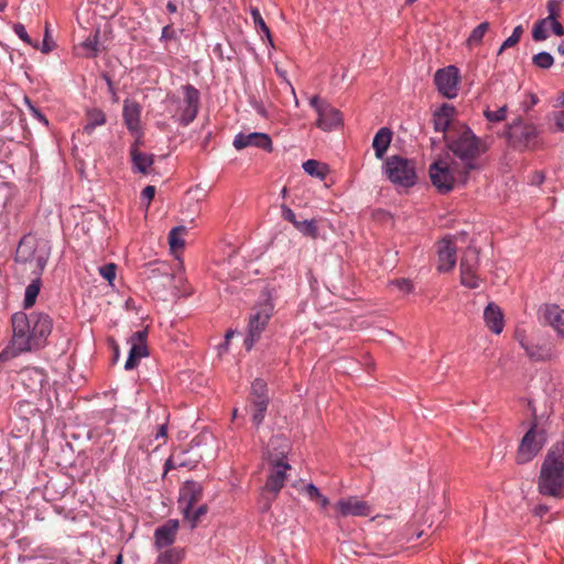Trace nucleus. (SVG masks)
<instances>
[{"label": "nucleus", "mask_w": 564, "mask_h": 564, "mask_svg": "<svg viewBox=\"0 0 564 564\" xmlns=\"http://www.w3.org/2000/svg\"><path fill=\"white\" fill-rule=\"evenodd\" d=\"M166 9L170 13H175L177 11V6L174 2L169 1L166 4Z\"/></svg>", "instance_id": "052dcab7"}, {"label": "nucleus", "mask_w": 564, "mask_h": 564, "mask_svg": "<svg viewBox=\"0 0 564 564\" xmlns=\"http://www.w3.org/2000/svg\"><path fill=\"white\" fill-rule=\"evenodd\" d=\"M507 111H508V107H507V105H503L502 107H500L496 111H492V110H490L488 108L485 109L484 110V116L490 122H501V121H503L506 119Z\"/></svg>", "instance_id": "4c0bfd02"}, {"label": "nucleus", "mask_w": 564, "mask_h": 564, "mask_svg": "<svg viewBox=\"0 0 564 564\" xmlns=\"http://www.w3.org/2000/svg\"><path fill=\"white\" fill-rule=\"evenodd\" d=\"M547 22H549L547 19H542L534 24L533 30H532L533 40L544 41L547 37V33H546V23Z\"/></svg>", "instance_id": "ea45409f"}, {"label": "nucleus", "mask_w": 564, "mask_h": 564, "mask_svg": "<svg viewBox=\"0 0 564 564\" xmlns=\"http://www.w3.org/2000/svg\"><path fill=\"white\" fill-rule=\"evenodd\" d=\"M460 74L459 69L449 65L436 70L434 75V84L437 91L445 98L454 99L459 91Z\"/></svg>", "instance_id": "f8f14e48"}, {"label": "nucleus", "mask_w": 564, "mask_h": 564, "mask_svg": "<svg viewBox=\"0 0 564 564\" xmlns=\"http://www.w3.org/2000/svg\"><path fill=\"white\" fill-rule=\"evenodd\" d=\"M558 53L564 55V42H562L557 47Z\"/></svg>", "instance_id": "338daca9"}, {"label": "nucleus", "mask_w": 564, "mask_h": 564, "mask_svg": "<svg viewBox=\"0 0 564 564\" xmlns=\"http://www.w3.org/2000/svg\"><path fill=\"white\" fill-rule=\"evenodd\" d=\"M557 101L560 106L564 107V91L558 95Z\"/></svg>", "instance_id": "0e129e2a"}, {"label": "nucleus", "mask_w": 564, "mask_h": 564, "mask_svg": "<svg viewBox=\"0 0 564 564\" xmlns=\"http://www.w3.org/2000/svg\"><path fill=\"white\" fill-rule=\"evenodd\" d=\"M50 51H51V47H50V45L47 44L46 39H45V40H44V43H43L42 52H43V53H48Z\"/></svg>", "instance_id": "e2e57ef3"}, {"label": "nucleus", "mask_w": 564, "mask_h": 564, "mask_svg": "<svg viewBox=\"0 0 564 564\" xmlns=\"http://www.w3.org/2000/svg\"><path fill=\"white\" fill-rule=\"evenodd\" d=\"M545 322L562 337H564V310L557 305H546L543 308Z\"/></svg>", "instance_id": "a878e982"}, {"label": "nucleus", "mask_w": 564, "mask_h": 564, "mask_svg": "<svg viewBox=\"0 0 564 564\" xmlns=\"http://www.w3.org/2000/svg\"><path fill=\"white\" fill-rule=\"evenodd\" d=\"M523 34V28L522 25H518L513 29L512 35L516 36L517 40L520 41L521 36Z\"/></svg>", "instance_id": "bf43d9fd"}, {"label": "nucleus", "mask_w": 564, "mask_h": 564, "mask_svg": "<svg viewBox=\"0 0 564 564\" xmlns=\"http://www.w3.org/2000/svg\"><path fill=\"white\" fill-rule=\"evenodd\" d=\"M154 196H155V187L152 185L145 186L141 193V197L143 199H147V207L150 206L151 200L154 198Z\"/></svg>", "instance_id": "3c124183"}, {"label": "nucleus", "mask_w": 564, "mask_h": 564, "mask_svg": "<svg viewBox=\"0 0 564 564\" xmlns=\"http://www.w3.org/2000/svg\"><path fill=\"white\" fill-rule=\"evenodd\" d=\"M99 274L112 284L116 279L117 265L115 263H107L99 268Z\"/></svg>", "instance_id": "79ce46f5"}, {"label": "nucleus", "mask_w": 564, "mask_h": 564, "mask_svg": "<svg viewBox=\"0 0 564 564\" xmlns=\"http://www.w3.org/2000/svg\"><path fill=\"white\" fill-rule=\"evenodd\" d=\"M480 251L473 245H469L463 252L460 259V283L469 289L479 286V278L477 271L479 268Z\"/></svg>", "instance_id": "9d476101"}, {"label": "nucleus", "mask_w": 564, "mask_h": 564, "mask_svg": "<svg viewBox=\"0 0 564 564\" xmlns=\"http://www.w3.org/2000/svg\"><path fill=\"white\" fill-rule=\"evenodd\" d=\"M234 333L232 332H227L225 338H226V343L224 346H227V344L229 343L230 338L232 337Z\"/></svg>", "instance_id": "69168bd1"}, {"label": "nucleus", "mask_w": 564, "mask_h": 564, "mask_svg": "<svg viewBox=\"0 0 564 564\" xmlns=\"http://www.w3.org/2000/svg\"><path fill=\"white\" fill-rule=\"evenodd\" d=\"M561 2H562V0H550L547 2V6H546L547 12H549V15L546 18L547 21L557 19L560 17Z\"/></svg>", "instance_id": "a18cd8bd"}, {"label": "nucleus", "mask_w": 564, "mask_h": 564, "mask_svg": "<svg viewBox=\"0 0 564 564\" xmlns=\"http://www.w3.org/2000/svg\"><path fill=\"white\" fill-rule=\"evenodd\" d=\"M529 406L531 409L533 420L531 427L523 436L517 453L516 460L519 465H523L533 459L545 443V432L543 429H539V424L540 420L547 416V413L543 412L538 414L533 401L529 402Z\"/></svg>", "instance_id": "0eeeda50"}, {"label": "nucleus", "mask_w": 564, "mask_h": 564, "mask_svg": "<svg viewBox=\"0 0 564 564\" xmlns=\"http://www.w3.org/2000/svg\"><path fill=\"white\" fill-rule=\"evenodd\" d=\"M181 554L176 549H169L161 553L155 564H178Z\"/></svg>", "instance_id": "c9c22d12"}, {"label": "nucleus", "mask_w": 564, "mask_h": 564, "mask_svg": "<svg viewBox=\"0 0 564 564\" xmlns=\"http://www.w3.org/2000/svg\"><path fill=\"white\" fill-rule=\"evenodd\" d=\"M147 335V330H139L131 336V348L129 351V357L124 364L126 370L134 369L139 360L149 355L148 347L145 345Z\"/></svg>", "instance_id": "6ab92c4d"}, {"label": "nucleus", "mask_w": 564, "mask_h": 564, "mask_svg": "<svg viewBox=\"0 0 564 564\" xmlns=\"http://www.w3.org/2000/svg\"><path fill=\"white\" fill-rule=\"evenodd\" d=\"M430 178L432 184L442 194H447L456 186L467 184L470 173L460 167L456 161L437 160L430 165Z\"/></svg>", "instance_id": "39448f33"}, {"label": "nucleus", "mask_w": 564, "mask_h": 564, "mask_svg": "<svg viewBox=\"0 0 564 564\" xmlns=\"http://www.w3.org/2000/svg\"><path fill=\"white\" fill-rule=\"evenodd\" d=\"M488 29H489L488 22H482L478 26H476L471 31L470 35L468 36V39L466 41L467 46L474 47V46L479 45L482 41L485 33L488 31Z\"/></svg>", "instance_id": "f704fd0d"}, {"label": "nucleus", "mask_w": 564, "mask_h": 564, "mask_svg": "<svg viewBox=\"0 0 564 564\" xmlns=\"http://www.w3.org/2000/svg\"><path fill=\"white\" fill-rule=\"evenodd\" d=\"M521 346L532 360L545 361L551 360L555 356L553 346L550 343L538 344L521 341Z\"/></svg>", "instance_id": "b1692460"}, {"label": "nucleus", "mask_w": 564, "mask_h": 564, "mask_svg": "<svg viewBox=\"0 0 564 564\" xmlns=\"http://www.w3.org/2000/svg\"><path fill=\"white\" fill-rule=\"evenodd\" d=\"M178 530L177 520H169L163 525L155 529V545L159 549L169 546L174 543Z\"/></svg>", "instance_id": "4be33fe9"}, {"label": "nucleus", "mask_w": 564, "mask_h": 564, "mask_svg": "<svg viewBox=\"0 0 564 564\" xmlns=\"http://www.w3.org/2000/svg\"><path fill=\"white\" fill-rule=\"evenodd\" d=\"M273 312V305L271 303H264L258 307H254L249 316L248 332L245 339V347L250 350L254 343L260 338L261 333L268 325Z\"/></svg>", "instance_id": "1a4fd4ad"}, {"label": "nucleus", "mask_w": 564, "mask_h": 564, "mask_svg": "<svg viewBox=\"0 0 564 564\" xmlns=\"http://www.w3.org/2000/svg\"><path fill=\"white\" fill-rule=\"evenodd\" d=\"M232 144L236 150L254 147L268 152L272 151V141L270 137L262 132H240L235 137Z\"/></svg>", "instance_id": "a211bd4d"}, {"label": "nucleus", "mask_w": 564, "mask_h": 564, "mask_svg": "<svg viewBox=\"0 0 564 564\" xmlns=\"http://www.w3.org/2000/svg\"><path fill=\"white\" fill-rule=\"evenodd\" d=\"M186 234V228L184 226L173 228L169 234V243L170 248L173 252L182 249L184 247L183 236Z\"/></svg>", "instance_id": "72a5a7b5"}, {"label": "nucleus", "mask_w": 564, "mask_h": 564, "mask_svg": "<svg viewBox=\"0 0 564 564\" xmlns=\"http://www.w3.org/2000/svg\"><path fill=\"white\" fill-rule=\"evenodd\" d=\"M25 102L33 117L36 118L43 124L48 126L47 118L36 107H34L28 98H25Z\"/></svg>", "instance_id": "8fccbe9b"}, {"label": "nucleus", "mask_w": 564, "mask_h": 564, "mask_svg": "<svg viewBox=\"0 0 564 564\" xmlns=\"http://www.w3.org/2000/svg\"><path fill=\"white\" fill-rule=\"evenodd\" d=\"M503 135L508 145L519 152L534 151L542 145L541 131L521 117L506 126Z\"/></svg>", "instance_id": "423d86ee"}, {"label": "nucleus", "mask_w": 564, "mask_h": 564, "mask_svg": "<svg viewBox=\"0 0 564 564\" xmlns=\"http://www.w3.org/2000/svg\"><path fill=\"white\" fill-rule=\"evenodd\" d=\"M400 291L404 293H411L413 291V284L408 279H398L392 282Z\"/></svg>", "instance_id": "09e8293b"}, {"label": "nucleus", "mask_w": 564, "mask_h": 564, "mask_svg": "<svg viewBox=\"0 0 564 564\" xmlns=\"http://www.w3.org/2000/svg\"><path fill=\"white\" fill-rule=\"evenodd\" d=\"M13 31L23 42H25L29 45H32V46L36 47V44L32 43V41H31V39H30V36H29V34H28V32H26V30H25L23 24H21V23L14 24L13 25Z\"/></svg>", "instance_id": "49530a36"}, {"label": "nucleus", "mask_w": 564, "mask_h": 564, "mask_svg": "<svg viewBox=\"0 0 564 564\" xmlns=\"http://www.w3.org/2000/svg\"><path fill=\"white\" fill-rule=\"evenodd\" d=\"M384 173L391 183L401 187L414 186L417 180L414 163L399 155L386 160Z\"/></svg>", "instance_id": "6e6552de"}, {"label": "nucleus", "mask_w": 564, "mask_h": 564, "mask_svg": "<svg viewBox=\"0 0 564 564\" xmlns=\"http://www.w3.org/2000/svg\"><path fill=\"white\" fill-rule=\"evenodd\" d=\"M207 512V507L205 505L199 506L195 511L193 509L191 510L189 519H187L192 528H195L197 522L199 521L200 517L204 516Z\"/></svg>", "instance_id": "de8ad7c7"}, {"label": "nucleus", "mask_w": 564, "mask_h": 564, "mask_svg": "<svg viewBox=\"0 0 564 564\" xmlns=\"http://www.w3.org/2000/svg\"><path fill=\"white\" fill-rule=\"evenodd\" d=\"M550 122H552L555 131L564 132V110H556L550 113Z\"/></svg>", "instance_id": "a19ab883"}, {"label": "nucleus", "mask_w": 564, "mask_h": 564, "mask_svg": "<svg viewBox=\"0 0 564 564\" xmlns=\"http://www.w3.org/2000/svg\"><path fill=\"white\" fill-rule=\"evenodd\" d=\"M41 279L36 278L26 286L23 301L24 308H30L35 304L36 297L41 290Z\"/></svg>", "instance_id": "473e14b6"}, {"label": "nucleus", "mask_w": 564, "mask_h": 564, "mask_svg": "<svg viewBox=\"0 0 564 564\" xmlns=\"http://www.w3.org/2000/svg\"><path fill=\"white\" fill-rule=\"evenodd\" d=\"M311 106L316 110L318 118L316 126L324 131H332L343 124V117L338 109L334 108L327 101L318 96H313L310 100Z\"/></svg>", "instance_id": "9b49d317"}, {"label": "nucleus", "mask_w": 564, "mask_h": 564, "mask_svg": "<svg viewBox=\"0 0 564 564\" xmlns=\"http://www.w3.org/2000/svg\"><path fill=\"white\" fill-rule=\"evenodd\" d=\"M141 106L139 102L126 99L123 101L122 117L128 130L132 133L140 130Z\"/></svg>", "instance_id": "412c9836"}, {"label": "nucleus", "mask_w": 564, "mask_h": 564, "mask_svg": "<svg viewBox=\"0 0 564 564\" xmlns=\"http://www.w3.org/2000/svg\"><path fill=\"white\" fill-rule=\"evenodd\" d=\"M12 340L11 356L12 358L30 351H36L43 348L53 329V321L45 312H32L25 314L23 312L14 313L11 317Z\"/></svg>", "instance_id": "f257e3e1"}, {"label": "nucleus", "mask_w": 564, "mask_h": 564, "mask_svg": "<svg viewBox=\"0 0 564 564\" xmlns=\"http://www.w3.org/2000/svg\"><path fill=\"white\" fill-rule=\"evenodd\" d=\"M538 490L546 497H564V442L555 443L549 449L541 466Z\"/></svg>", "instance_id": "7ed1b4c3"}, {"label": "nucleus", "mask_w": 564, "mask_h": 564, "mask_svg": "<svg viewBox=\"0 0 564 564\" xmlns=\"http://www.w3.org/2000/svg\"><path fill=\"white\" fill-rule=\"evenodd\" d=\"M203 497V487L199 482L188 480L180 491V505L185 519H189L191 510Z\"/></svg>", "instance_id": "f3484780"}, {"label": "nucleus", "mask_w": 564, "mask_h": 564, "mask_svg": "<svg viewBox=\"0 0 564 564\" xmlns=\"http://www.w3.org/2000/svg\"><path fill=\"white\" fill-rule=\"evenodd\" d=\"M150 272L152 276H155L156 274H162L166 280H172V274L169 272V265L165 263H158L153 264L150 269Z\"/></svg>", "instance_id": "c03bdc74"}, {"label": "nucleus", "mask_w": 564, "mask_h": 564, "mask_svg": "<svg viewBox=\"0 0 564 564\" xmlns=\"http://www.w3.org/2000/svg\"><path fill=\"white\" fill-rule=\"evenodd\" d=\"M107 121L106 115L98 108L88 109L86 111V124L84 132L90 134L96 127L104 126Z\"/></svg>", "instance_id": "7c9ffc66"}, {"label": "nucleus", "mask_w": 564, "mask_h": 564, "mask_svg": "<svg viewBox=\"0 0 564 564\" xmlns=\"http://www.w3.org/2000/svg\"><path fill=\"white\" fill-rule=\"evenodd\" d=\"M549 22H551V28L555 35L562 36L564 34V28L557 21V19L549 20Z\"/></svg>", "instance_id": "5fc2aeb1"}, {"label": "nucleus", "mask_w": 564, "mask_h": 564, "mask_svg": "<svg viewBox=\"0 0 564 564\" xmlns=\"http://www.w3.org/2000/svg\"><path fill=\"white\" fill-rule=\"evenodd\" d=\"M289 470H291V466L284 462V487H289V496L296 500L303 494L306 495V487L308 484H305L303 479L297 478L296 476L293 477L288 473Z\"/></svg>", "instance_id": "bb28decb"}, {"label": "nucleus", "mask_w": 564, "mask_h": 564, "mask_svg": "<svg viewBox=\"0 0 564 564\" xmlns=\"http://www.w3.org/2000/svg\"><path fill=\"white\" fill-rule=\"evenodd\" d=\"M290 87H291V93H292L293 100H294V106H295V107H299V99H297V97H296V95H295V90H294V88H293V86H292V85H290Z\"/></svg>", "instance_id": "680f3d73"}, {"label": "nucleus", "mask_w": 564, "mask_h": 564, "mask_svg": "<svg viewBox=\"0 0 564 564\" xmlns=\"http://www.w3.org/2000/svg\"><path fill=\"white\" fill-rule=\"evenodd\" d=\"M174 34L172 25H165L162 30V39H171Z\"/></svg>", "instance_id": "13d9d810"}, {"label": "nucleus", "mask_w": 564, "mask_h": 564, "mask_svg": "<svg viewBox=\"0 0 564 564\" xmlns=\"http://www.w3.org/2000/svg\"><path fill=\"white\" fill-rule=\"evenodd\" d=\"M486 326L495 334H500L505 326L503 314L495 303H489L484 311Z\"/></svg>", "instance_id": "393cba45"}, {"label": "nucleus", "mask_w": 564, "mask_h": 564, "mask_svg": "<svg viewBox=\"0 0 564 564\" xmlns=\"http://www.w3.org/2000/svg\"><path fill=\"white\" fill-rule=\"evenodd\" d=\"M99 31L97 30L93 36H88L84 42H82L76 50L78 51V55L84 57H96L98 53L101 51V47L98 42Z\"/></svg>", "instance_id": "c756f323"}, {"label": "nucleus", "mask_w": 564, "mask_h": 564, "mask_svg": "<svg viewBox=\"0 0 564 564\" xmlns=\"http://www.w3.org/2000/svg\"><path fill=\"white\" fill-rule=\"evenodd\" d=\"M306 496L311 500H317L322 508H326L329 505V500L323 496L318 488L315 487L313 484H308L306 487Z\"/></svg>", "instance_id": "58836bf2"}, {"label": "nucleus", "mask_w": 564, "mask_h": 564, "mask_svg": "<svg viewBox=\"0 0 564 564\" xmlns=\"http://www.w3.org/2000/svg\"><path fill=\"white\" fill-rule=\"evenodd\" d=\"M545 180V174L542 171H535L532 174L531 183L535 185H541Z\"/></svg>", "instance_id": "6e6d98bb"}, {"label": "nucleus", "mask_w": 564, "mask_h": 564, "mask_svg": "<svg viewBox=\"0 0 564 564\" xmlns=\"http://www.w3.org/2000/svg\"><path fill=\"white\" fill-rule=\"evenodd\" d=\"M454 106L443 104L434 113L433 122L436 131L446 132L451 127L452 119L455 115Z\"/></svg>", "instance_id": "cd10ccee"}, {"label": "nucleus", "mask_w": 564, "mask_h": 564, "mask_svg": "<svg viewBox=\"0 0 564 564\" xmlns=\"http://www.w3.org/2000/svg\"><path fill=\"white\" fill-rule=\"evenodd\" d=\"M115 564H122V555H121V554H119V555L117 556V560H116V563H115Z\"/></svg>", "instance_id": "774afa93"}, {"label": "nucleus", "mask_w": 564, "mask_h": 564, "mask_svg": "<svg viewBox=\"0 0 564 564\" xmlns=\"http://www.w3.org/2000/svg\"><path fill=\"white\" fill-rule=\"evenodd\" d=\"M465 234L462 232L455 237H445L438 241L437 254H438V265L437 270L440 272H449L454 269L457 261V250L455 246V241L459 237H463Z\"/></svg>", "instance_id": "4468645a"}, {"label": "nucleus", "mask_w": 564, "mask_h": 564, "mask_svg": "<svg viewBox=\"0 0 564 564\" xmlns=\"http://www.w3.org/2000/svg\"><path fill=\"white\" fill-rule=\"evenodd\" d=\"M519 43V40L516 39L512 34L503 41L502 45L498 50V55L502 54V52L509 47H512Z\"/></svg>", "instance_id": "864d4df0"}, {"label": "nucleus", "mask_w": 564, "mask_h": 564, "mask_svg": "<svg viewBox=\"0 0 564 564\" xmlns=\"http://www.w3.org/2000/svg\"><path fill=\"white\" fill-rule=\"evenodd\" d=\"M282 445L279 436H273L267 446V460L272 471L268 477L265 486L261 494V509L268 511L271 507V502L274 501L282 489V452L280 447Z\"/></svg>", "instance_id": "20e7f679"}, {"label": "nucleus", "mask_w": 564, "mask_h": 564, "mask_svg": "<svg viewBox=\"0 0 564 564\" xmlns=\"http://www.w3.org/2000/svg\"><path fill=\"white\" fill-rule=\"evenodd\" d=\"M183 90V104L180 107V122L188 126L197 116L199 108V91L192 85H185Z\"/></svg>", "instance_id": "2eb2a0df"}, {"label": "nucleus", "mask_w": 564, "mask_h": 564, "mask_svg": "<svg viewBox=\"0 0 564 564\" xmlns=\"http://www.w3.org/2000/svg\"><path fill=\"white\" fill-rule=\"evenodd\" d=\"M133 172L141 174H150L154 162L153 154L141 152L135 142L130 149Z\"/></svg>", "instance_id": "5701e85b"}, {"label": "nucleus", "mask_w": 564, "mask_h": 564, "mask_svg": "<svg viewBox=\"0 0 564 564\" xmlns=\"http://www.w3.org/2000/svg\"><path fill=\"white\" fill-rule=\"evenodd\" d=\"M337 518L368 517L371 513V506L364 500H359L355 496L338 500L334 505Z\"/></svg>", "instance_id": "dca6fc26"}, {"label": "nucleus", "mask_w": 564, "mask_h": 564, "mask_svg": "<svg viewBox=\"0 0 564 564\" xmlns=\"http://www.w3.org/2000/svg\"><path fill=\"white\" fill-rule=\"evenodd\" d=\"M251 15H252V19H253V22H254L256 26L260 28V30L262 32H264L265 35L270 39L269 29L265 25L262 17L260 14V11L257 8H252L251 9Z\"/></svg>", "instance_id": "37998d69"}, {"label": "nucleus", "mask_w": 564, "mask_h": 564, "mask_svg": "<svg viewBox=\"0 0 564 564\" xmlns=\"http://www.w3.org/2000/svg\"><path fill=\"white\" fill-rule=\"evenodd\" d=\"M303 170L310 176L316 177L321 181L325 180V177L329 173L328 165L316 160H307L306 162H304Z\"/></svg>", "instance_id": "2f4dec72"}, {"label": "nucleus", "mask_w": 564, "mask_h": 564, "mask_svg": "<svg viewBox=\"0 0 564 564\" xmlns=\"http://www.w3.org/2000/svg\"><path fill=\"white\" fill-rule=\"evenodd\" d=\"M392 141V131L387 128H380L372 140V148L377 159H382Z\"/></svg>", "instance_id": "c85d7f7f"}, {"label": "nucleus", "mask_w": 564, "mask_h": 564, "mask_svg": "<svg viewBox=\"0 0 564 564\" xmlns=\"http://www.w3.org/2000/svg\"><path fill=\"white\" fill-rule=\"evenodd\" d=\"M532 63L539 68L547 69L553 65L554 58L547 52H540L532 57Z\"/></svg>", "instance_id": "e433bc0d"}, {"label": "nucleus", "mask_w": 564, "mask_h": 564, "mask_svg": "<svg viewBox=\"0 0 564 564\" xmlns=\"http://www.w3.org/2000/svg\"><path fill=\"white\" fill-rule=\"evenodd\" d=\"M167 438V430L165 424H161L155 433V441H162L158 444L160 446L161 444H164Z\"/></svg>", "instance_id": "603ef678"}, {"label": "nucleus", "mask_w": 564, "mask_h": 564, "mask_svg": "<svg viewBox=\"0 0 564 564\" xmlns=\"http://www.w3.org/2000/svg\"><path fill=\"white\" fill-rule=\"evenodd\" d=\"M549 510H550V508L546 505H538L533 509V514L536 516V517L542 518L545 513L549 512Z\"/></svg>", "instance_id": "4d7b16f0"}, {"label": "nucleus", "mask_w": 564, "mask_h": 564, "mask_svg": "<svg viewBox=\"0 0 564 564\" xmlns=\"http://www.w3.org/2000/svg\"><path fill=\"white\" fill-rule=\"evenodd\" d=\"M446 148L456 162L468 173L480 171L484 166L481 155L487 152L485 141L464 124H455L445 137Z\"/></svg>", "instance_id": "f03ea898"}, {"label": "nucleus", "mask_w": 564, "mask_h": 564, "mask_svg": "<svg viewBox=\"0 0 564 564\" xmlns=\"http://www.w3.org/2000/svg\"><path fill=\"white\" fill-rule=\"evenodd\" d=\"M268 405L267 387L262 380H256L251 386V393L247 412L251 415L254 424L259 425Z\"/></svg>", "instance_id": "ddd939ff"}, {"label": "nucleus", "mask_w": 564, "mask_h": 564, "mask_svg": "<svg viewBox=\"0 0 564 564\" xmlns=\"http://www.w3.org/2000/svg\"><path fill=\"white\" fill-rule=\"evenodd\" d=\"M284 219L290 221L293 227L304 237L316 240L318 238V227L315 219H301L296 214L284 206Z\"/></svg>", "instance_id": "aec40b11"}]
</instances>
